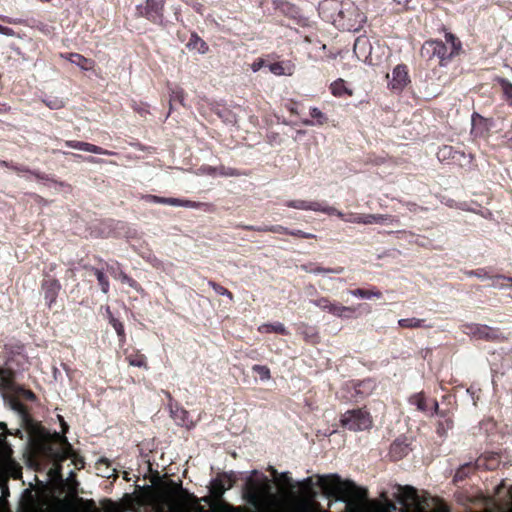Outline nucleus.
<instances>
[{
	"mask_svg": "<svg viewBox=\"0 0 512 512\" xmlns=\"http://www.w3.org/2000/svg\"><path fill=\"white\" fill-rule=\"evenodd\" d=\"M6 353L5 365L3 368L15 370L14 367L20 368L28 361L25 353V345L20 341H12L4 345Z\"/></svg>",
	"mask_w": 512,
	"mask_h": 512,
	"instance_id": "20e7f679",
	"label": "nucleus"
},
{
	"mask_svg": "<svg viewBox=\"0 0 512 512\" xmlns=\"http://www.w3.org/2000/svg\"><path fill=\"white\" fill-rule=\"evenodd\" d=\"M330 91L335 97H351L353 95L352 89L346 86V82L342 78H338L330 84Z\"/></svg>",
	"mask_w": 512,
	"mask_h": 512,
	"instance_id": "412c9836",
	"label": "nucleus"
},
{
	"mask_svg": "<svg viewBox=\"0 0 512 512\" xmlns=\"http://www.w3.org/2000/svg\"><path fill=\"white\" fill-rule=\"evenodd\" d=\"M293 66L283 62H275L269 65V70L275 75H291Z\"/></svg>",
	"mask_w": 512,
	"mask_h": 512,
	"instance_id": "72a5a7b5",
	"label": "nucleus"
},
{
	"mask_svg": "<svg viewBox=\"0 0 512 512\" xmlns=\"http://www.w3.org/2000/svg\"><path fill=\"white\" fill-rule=\"evenodd\" d=\"M43 103L52 110H59L65 106V103L62 99L58 97H50L42 100Z\"/></svg>",
	"mask_w": 512,
	"mask_h": 512,
	"instance_id": "ea45409f",
	"label": "nucleus"
},
{
	"mask_svg": "<svg viewBox=\"0 0 512 512\" xmlns=\"http://www.w3.org/2000/svg\"><path fill=\"white\" fill-rule=\"evenodd\" d=\"M477 470H480L478 467H476V461L475 462H468L463 465H461L457 470L453 477V483L458 484L460 482H463L465 479H467L470 475L475 473Z\"/></svg>",
	"mask_w": 512,
	"mask_h": 512,
	"instance_id": "aec40b11",
	"label": "nucleus"
},
{
	"mask_svg": "<svg viewBox=\"0 0 512 512\" xmlns=\"http://www.w3.org/2000/svg\"><path fill=\"white\" fill-rule=\"evenodd\" d=\"M374 387L375 384L371 379H365L355 385V392L357 395L365 397L372 393Z\"/></svg>",
	"mask_w": 512,
	"mask_h": 512,
	"instance_id": "7c9ffc66",
	"label": "nucleus"
},
{
	"mask_svg": "<svg viewBox=\"0 0 512 512\" xmlns=\"http://www.w3.org/2000/svg\"><path fill=\"white\" fill-rule=\"evenodd\" d=\"M11 169L17 173H20V172L30 173L31 172V170L28 167H26L24 165H18L15 163L13 165H11Z\"/></svg>",
	"mask_w": 512,
	"mask_h": 512,
	"instance_id": "e2e57ef3",
	"label": "nucleus"
},
{
	"mask_svg": "<svg viewBox=\"0 0 512 512\" xmlns=\"http://www.w3.org/2000/svg\"><path fill=\"white\" fill-rule=\"evenodd\" d=\"M438 421L436 427V433L439 437H445L447 435L448 430L453 428V420L449 416V413H446L444 417Z\"/></svg>",
	"mask_w": 512,
	"mask_h": 512,
	"instance_id": "c756f323",
	"label": "nucleus"
},
{
	"mask_svg": "<svg viewBox=\"0 0 512 512\" xmlns=\"http://www.w3.org/2000/svg\"><path fill=\"white\" fill-rule=\"evenodd\" d=\"M61 56L85 71L92 69L94 66L92 59L86 58L79 53H67L61 54Z\"/></svg>",
	"mask_w": 512,
	"mask_h": 512,
	"instance_id": "6ab92c4d",
	"label": "nucleus"
},
{
	"mask_svg": "<svg viewBox=\"0 0 512 512\" xmlns=\"http://www.w3.org/2000/svg\"><path fill=\"white\" fill-rule=\"evenodd\" d=\"M3 397L6 401H8L10 408L16 411L23 418V420L30 421L28 408L25 404H23L20 401L17 395L13 393L4 392Z\"/></svg>",
	"mask_w": 512,
	"mask_h": 512,
	"instance_id": "2eb2a0df",
	"label": "nucleus"
},
{
	"mask_svg": "<svg viewBox=\"0 0 512 512\" xmlns=\"http://www.w3.org/2000/svg\"><path fill=\"white\" fill-rule=\"evenodd\" d=\"M494 84L499 87L501 99L512 107V82L504 77L497 76L494 78Z\"/></svg>",
	"mask_w": 512,
	"mask_h": 512,
	"instance_id": "f3484780",
	"label": "nucleus"
},
{
	"mask_svg": "<svg viewBox=\"0 0 512 512\" xmlns=\"http://www.w3.org/2000/svg\"><path fill=\"white\" fill-rule=\"evenodd\" d=\"M412 451L411 441L405 436L396 438L389 449V457L392 461H399Z\"/></svg>",
	"mask_w": 512,
	"mask_h": 512,
	"instance_id": "9d476101",
	"label": "nucleus"
},
{
	"mask_svg": "<svg viewBox=\"0 0 512 512\" xmlns=\"http://www.w3.org/2000/svg\"><path fill=\"white\" fill-rule=\"evenodd\" d=\"M263 65H264V60L258 59L252 63L251 68L254 72H257L258 70H260L263 67Z\"/></svg>",
	"mask_w": 512,
	"mask_h": 512,
	"instance_id": "69168bd1",
	"label": "nucleus"
},
{
	"mask_svg": "<svg viewBox=\"0 0 512 512\" xmlns=\"http://www.w3.org/2000/svg\"><path fill=\"white\" fill-rule=\"evenodd\" d=\"M43 275L44 278L41 281V291L43 293L46 306L51 309L56 303L62 286L58 279L48 275L46 271H44Z\"/></svg>",
	"mask_w": 512,
	"mask_h": 512,
	"instance_id": "423d86ee",
	"label": "nucleus"
},
{
	"mask_svg": "<svg viewBox=\"0 0 512 512\" xmlns=\"http://www.w3.org/2000/svg\"><path fill=\"white\" fill-rule=\"evenodd\" d=\"M410 82L408 68L405 64L397 65L392 71L389 85L393 90L402 91Z\"/></svg>",
	"mask_w": 512,
	"mask_h": 512,
	"instance_id": "f8f14e48",
	"label": "nucleus"
},
{
	"mask_svg": "<svg viewBox=\"0 0 512 512\" xmlns=\"http://www.w3.org/2000/svg\"><path fill=\"white\" fill-rule=\"evenodd\" d=\"M338 17L340 18L339 21H346L340 25L347 30H357L366 19L365 15L353 3L342 4Z\"/></svg>",
	"mask_w": 512,
	"mask_h": 512,
	"instance_id": "39448f33",
	"label": "nucleus"
},
{
	"mask_svg": "<svg viewBox=\"0 0 512 512\" xmlns=\"http://www.w3.org/2000/svg\"><path fill=\"white\" fill-rule=\"evenodd\" d=\"M323 493L337 501L346 503L344 512H365L360 504L367 497V490L357 486L351 480H343L338 474L319 478Z\"/></svg>",
	"mask_w": 512,
	"mask_h": 512,
	"instance_id": "f257e3e1",
	"label": "nucleus"
},
{
	"mask_svg": "<svg viewBox=\"0 0 512 512\" xmlns=\"http://www.w3.org/2000/svg\"><path fill=\"white\" fill-rule=\"evenodd\" d=\"M203 171L210 175V176H215V175H218V167H213V166H203Z\"/></svg>",
	"mask_w": 512,
	"mask_h": 512,
	"instance_id": "0e129e2a",
	"label": "nucleus"
},
{
	"mask_svg": "<svg viewBox=\"0 0 512 512\" xmlns=\"http://www.w3.org/2000/svg\"><path fill=\"white\" fill-rule=\"evenodd\" d=\"M344 268L341 266L335 267V268H324L321 266H315L312 270H307L309 273L313 274H320V273H334V274H341L343 273Z\"/></svg>",
	"mask_w": 512,
	"mask_h": 512,
	"instance_id": "37998d69",
	"label": "nucleus"
},
{
	"mask_svg": "<svg viewBox=\"0 0 512 512\" xmlns=\"http://www.w3.org/2000/svg\"><path fill=\"white\" fill-rule=\"evenodd\" d=\"M466 275H468L470 277L474 276V277L481 278V279L491 277V275H489L486 268H479L476 270L467 271Z\"/></svg>",
	"mask_w": 512,
	"mask_h": 512,
	"instance_id": "603ef678",
	"label": "nucleus"
},
{
	"mask_svg": "<svg viewBox=\"0 0 512 512\" xmlns=\"http://www.w3.org/2000/svg\"><path fill=\"white\" fill-rule=\"evenodd\" d=\"M279 481L289 487L290 489H293L295 487V484L293 483L292 478L289 476L288 472L281 473L279 475Z\"/></svg>",
	"mask_w": 512,
	"mask_h": 512,
	"instance_id": "5fc2aeb1",
	"label": "nucleus"
},
{
	"mask_svg": "<svg viewBox=\"0 0 512 512\" xmlns=\"http://www.w3.org/2000/svg\"><path fill=\"white\" fill-rule=\"evenodd\" d=\"M374 217H375V220H374L375 224H388V223L392 224V223L399 222V220L395 216L388 215V214H374Z\"/></svg>",
	"mask_w": 512,
	"mask_h": 512,
	"instance_id": "c03bdc74",
	"label": "nucleus"
},
{
	"mask_svg": "<svg viewBox=\"0 0 512 512\" xmlns=\"http://www.w3.org/2000/svg\"><path fill=\"white\" fill-rule=\"evenodd\" d=\"M144 198L148 202L167 204V205H171V206H182V207L196 208V209L202 208L204 206H208V204H206V203L195 202V201H191V200H182V199L172 198V197H160V196H156V195H146Z\"/></svg>",
	"mask_w": 512,
	"mask_h": 512,
	"instance_id": "1a4fd4ad",
	"label": "nucleus"
},
{
	"mask_svg": "<svg viewBox=\"0 0 512 512\" xmlns=\"http://www.w3.org/2000/svg\"><path fill=\"white\" fill-rule=\"evenodd\" d=\"M398 325L401 327V328H410V329H415V328H432V325H426L425 324V319H418V318H403V319H400L398 320Z\"/></svg>",
	"mask_w": 512,
	"mask_h": 512,
	"instance_id": "cd10ccee",
	"label": "nucleus"
},
{
	"mask_svg": "<svg viewBox=\"0 0 512 512\" xmlns=\"http://www.w3.org/2000/svg\"><path fill=\"white\" fill-rule=\"evenodd\" d=\"M433 411L440 417H444L447 412L439 410V404L436 400L433 401Z\"/></svg>",
	"mask_w": 512,
	"mask_h": 512,
	"instance_id": "774afa93",
	"label": "nucleus"
},
{
	"mask_svg": "<svg viewBox=\"0 0 512 512\" xmlns=\"http://www.w3.org/2000/svg\"><path fill=\"white\" fill-rule=\"evenodd\" d=\"M94 275L97 278V281L101 288V291L104 294H108V292L110 290V283H109L108 277L104 273V267L99 268L98 270H94Z\"/></svg>",
	"mask_w": 512,
	"mask_h": 512,
	"instance_id": "473e14b6",
	"label": "nucleus"
},
{
	"mask_svg": "<svg viewBox=\"0 0 512 512\" xmlns=\"http://www.w3.org/2000/svg\"><path fill=\"white\" fill-rule=\"evenodd\" d=\"M284 205L286 207L298 210H311L315 212H323L328 215H332L336 212V209L334 207L327 206L325 203L318 201L290 200L286 201Z\"/></svg>",
	"mask_w": 512,
	"mask_h": 512,
	"instance_id": "6e6552de",
	"label": "nucleus"
},
{
	"mask_svg": "<svg viewBox=\"0 0 512 512\" xmlns=\"http://www.w3.org/2000/svg\"><path fill=\"white\" fill-rule=\"evenodd\" d=\"M30 174H32L35 178H37L39 180L52 181L53 183L59 185L60 187H69L70 188L69 184L62 182V181H57V180L51 179L48 176V174H46V173L31 170Z\"/></svg>",
	"mask_w": 512,
	"mask_h": 512,
	"instance_id": "a18cd8bd",
	"label": "nucleus"
},
{
	"mask_svg": "<svg viewBox=\"0 0 512 512\" xmlns=\"http://www.w3.org/2000/svg\"><path fill=\"white\" fill-rule=\"evenodd\" d=\"M310 116L315 120H309V119H306V120H303V124L304 125H307V126H311V125H314V124H317V125H324L328 122V117L326 116V114H324L320 109H318L317 107H312L310 108Z\"/></svg>",
	"mask_w": 512,
	"mask_h": 512,
	"instance_id": "a878e982",
	"label": "nucleus"
},
{
	"mask_svg": "<svg viewBox=\"0 0 512 512\" xmlns=\"http://www.w3.org/2000/svg\"><path fill=\"white\" fill-rule=\"evenodd\" d=\"M277 8H279L282 12L288 14L290 11H293L294 10V6L291 5L290 3L288 2H280L279 5H277Z\"/></svg>",
	"mask_w": 512,
	"mask_h": 512,
	"instance_id": "13d9d810",
	"label": "nucleus"
},
{
	"mask_svg": "<svg viewBox=\"0 0 512 512\" xmlns=\"http://www.w3.org/2000/svg\"><path fill=\"white\" fill-rule=\"evenodd\" d=\"M349 293L355 297H359V298H363V299H370L372 297H376V298L382 297V293L378 289L367 290V289L357 288V289L349 290Z\"/></svg>",
	"mask_w": 512,
	"mask_h": 512,
	"instance_id": "2f4dec72",
	"label": "nucleus"
},
{
	"mask_svg": "<svg viewBox=\"0 0 512 512\" xmlns=\"http://www.w3.org/2000/svg\"><path fill=\"white\" fill-rule=\"evenodd\" d=\"M452 152L453 148L451 146H443L438 152V158L445 159L446 157H450Z\"/></svg>",
	"mask_w": 512,
	"mask_h": 512,
	"instance_id": "4d7b16f0",
	"label": "nucleus"
},
{
	"mask_svg": "<svg viewBox=\"0 0 512 512\" xmlns=\"http://www.w3.org/2000/svg\"><path fill=\"white\" fill-rule=\"evenodd\" d=\"M313 303L320 309L327 311L330 314H333V307H336L338 304L337 302H331L328 297H320L319 299L313 301Z\"/></svg>",
	"mask_w": 512,
	"mask_h": 512,
	"instance_id": "4c0bfd02",
	"label": "nucleus"
},
{
	"mask_svg": "<svg viewBox=\"0 0 512 512\" xmlns=\"http://www.w3.org/2000/svg\"><path fill=\"white\" fill-rule=\"evenodd\" d=\"M228 490L221 475L211 482L210 493L215 499H221L225 491Z\"/></svg>",
	"mask_w": 512,
	"mask_h": 512,
	"instance_id": "bb28decb",
	"label": "nucleus"
},
{
	"mask_svg": "<svg viewBox=\"0 0 512 512\" xmlns=\"http://www.w3.org/2000/svg\"><path fill=\"white\" fill-rule=\"evenodd\" d=\"M269 230L271 233L286 234L289 235V229L282 225H270Z\"/></svg>",
	"mask_w": 512,
	"mask_h": 512,
	"instance_id": "6e6d98bb",
	"label": "nucleus"
},
{
	"mask_svg": "<svg viewBox=\"0 0 512 512\" xmlns=\"http://www.w3.org/2000/svg\"><path fill=\"white\" fill-rule=\"evenodd\" d=\"M334 214H337L338 217L342 218L346 222L363 224V214L350 213L348 217H345V215L342 212H339L337 210Z\"/></svg>",
	"mask_w": 512,
	"mask_h": 512,
	"instance_id": "a19ab883",
	"label": "nucleus"
},
{
	"mask_svg": "<svg viewBox=\"0 0 512 512\" xmlns=\"http://www.w3.org/2000/svg\"><path fill=\"white\" fill-rule=\"evenodd\" d=\"M208 285L218 294L222 296L228 297L230 300H233V293L229 291L227 288L223 287L222 285L216 283L213 280L208 281Z\"/></svg>",
	"mask_w": 512,
	"mask_h": 512,
	"instance_id": "58836bf2",
	"label": "nucleus"
},
{
	"mask_svg": "<svg viewBox=\"0 0 512 512\" xmlns=\"http://www.w3.org/2000/svg\"><path fill=\"white\" fill-rule=\"evenodd\" d=\"M446 43L440 40H427L421 47V56L427 60L437 58L441 66L447 65L462 50V43L454 34H445Z\"/></svg>",
	"mask_w": 512,
	"mask_h": 512,
	"instance_id": "f03ea898",
	"label": "nucleus"
},
{
	"mask_svg": "<svg viewBox=\"0 0 512 512\" xmlns=\"http://www.w3.org/2000/svg\"><path fill=\"white\" fill-rule=\"evenodd\" d=\"M166 0H146L145 6H137L138 13L155 24L163 21L164 5Z\"/></svg>",
	"mask_w": 512,
	"mask_h": 512,
	"instance_id": "0eeeda50",
	"label": "nucleus"
},
{
	"mask_svg": "<svg viewBox=\"0 0 512 512\" xmlns=\"http://www.w3.org/2000/svg\"><path fill=\"white\" fill-rule=\"evenodd\" d=\"M374 214H363V224H374Z\"/></svg>",
	"mask_w": 512,
	"mask_h": 512,
	"instance_id": "338daca9",
	"label": "nucleus"
},
{
	"mask_svg": "<svg viewBox=\"0 0 512 512\" xmlns=\"http://www.w3.org/2000/svg\"><path fill=\"white\" fill-rule=\"evenodd\" d=\"M405 206L407 207V209L410 212H417V211H424V210H426L425 208L419 206L418 204H416L414 202H406Z\"/></svg>",
	"mask_w": 512,
	"mask_h": 512,
	"instance_id": "680f3d73",
	"label": "nucleus"
},
{
	"mask_svg": "<svg viewBox=\"0 0 512 512\" xmlns=\"http://www.w3.org/2000/svg\"><path fill=\"white\" fill-rule=\"evenodd\" d=\"M468 333L477 339L487 341L495 340L498 337V330L484 324H469L466 326Z\"/></svg>",
	"mask_w": 512,
	"mask_h": 512,
	"instance_id": "ddd939ff",
	"label": "nucleus"
},
{
	"mask_svg": "<svg viewBox=\"0 0 512 512\" xmlns=\"http://www.w3.org/2000/svg\"><path fill=\"white\" fill-rule=\"evenodd\" d=\"M500 463V455L498 453H485L476 459V467L484 470H494Z\"/></svg>",
	"mask_w": 512,
	"mask_h": 512,
	"instance_id": "dca6fc26",
	"label": "nucleus"
},
{
	"mask_svg": "<svg viewBox=\"0 0 512 512\" xmlns=\"http://www.w3.org/2000/svg\"><path fill=\"white\" fill-rule=\"evenodd\" d=\"M410 405L416 406L417 410L426 412L428 410L427 398L424 392H418L411 395L408 399Z\"/></svg>",
	"mask_w": 512,
	"mask_h": 512,
	"instance_id": "c85d7f7f",
	"label": "nucleus"
},
{
	"mask_svg": "<svg viewBox=\"0 0 512 512\" xmlns=\"http://www.w3.org/2000/svg\"><path fill=\"white\" fill-rule=\"evenodd\" d=\"M298 485L304 489V490H311L313 488V481H312V478L308 477L306 478L304 481L298 483Z\"/></svg>",
	"mask_w": 512,
	"mask_h": 512,
	"instance_id": "052dcab7",
	"label": "nucleus"
},
{
	"mask_svg": "<svg viewBox=\"0 0 512 512\" xmlns=\"http://www.w3.org/2000/svg\"><path fill=\"white\" fill-rule=\"evenodd\" d=\"M125 359L131 366L148 369L146 356L137 349H132L131 351L126 350Z\"/></svg>",
	"mask_w": 512,
	"mask_h": 512,
	"instance_id": "a211bd4d",
	"label": "nucleus"
},
{
	"mask_svg": "<svg viewBox=\"0 0 512 512\" xmlns=\"http://www.w3.org/2000/svg\"><path fill=\"white\" fill-rule=\"evenodd\" d=\"M258 331L260 333H278L280 335L289 334L287 328L280 322L262 324L258 327Z\"/></svg>",
	"mask_w": 512,
	"mask_h": 512,
	"instance_id": "b1692460",
	"label": "nucleus"
},
{
	"mask_svg": "<svg viewBox=\"0 0 512 512\" xmlns=\"http://www.w3.org/2000/svg\"><path fill=\"white\" fill-rule=\"evenodd\" d=\"M289 235L298 237V238H303V239H315L317 237L315 234L304 232L299 229H296V230L289 229Z\"/></svg>",
	"mask_w": 512,
	"mask_h": 512,
	"instance_id": "864d4df0",
	"label": "nucleus"
},
{
	"mask_svg": "<svg viewBox=\"0 0 512 512\" xmlns=\"http://www.w3.org/2000/svg\"><path fill=\"white\" fill-rule=\"evenodd\" d=\"M40 432H41L40 433L41 437L39 439H36V441L34 443V447H35V450L37 451V453L45 455V454L49 453V451L51 450L50 443L44 437L43 431H40Z\"/></svg>",
	"mask_w": 512,
	"mask_h": 512,
	"instance_id": "c9c22d12",
	"label": "nucleus"
},
{
	"mask_svg": "<svg viewBox=\"0 0 512 512\" xmlns=\"http://www.w3.org/2000/svg\"><path fill=\"white\" fill-rule=\"evenodd\" d=\"M270 225L263 226H254V225H246V224H237L235 227L238 229L246 230V231H256V232H270Z\"/></svg>",
	"mask_w": 512,
	"mask_h": 512,
	"instance_id": "09e8293b",
	"label": "nucleus"
},
{
	"mask_svg": "<svg viewBox=\"0 0 512 512\" xmlns=\"http://www.w3.org/2000/svg\"><path fill=\"white\" fill-rule=\"evenodd\" d=\"M490 278L493 279V283H492L493 287L500 288V289L505 288L506 285L501 281L510 282L511 287H512V277L505 276V275H495V276H491Z\"/></svg>",
	"mask_w": 512,
	"mask_h": 512,
	"instance_id": "49530a36",
	"label": "nucleus"
},
{
	"mask_svg": "<svg viewBox=\"0 0 512 512\" xmlns=\"http://www.w3.org/2000/svg\"><path fill=\"white\" fill-rule=\"evenodd\" d=\"M65 145L69 148L82 150V151H86V152H90V153H94V154L109 155V156L116 155V153L113 151L106 150L100 146H97V145H94V144H91L88 142H83V141L67 140V141H65Z\"/></svg>",
	"mask_w": 512,
	"mask_h": 512,
	"instance_id": "4468645a",
	"label": "nucleus"
},
{
	"mask_svg": "<svg viewBox=\"0 0 512 512\" xmlns=\"http://www.w3.org/2000/svg\"><path fill=\"white\" fill-rule=\"evenodd\" d=\"M185 91L182 88H175L172 90L170 95V102H179L184 105Z\"/></svg>",
	"mask_w": 512,
	"mask_h": 512,
	"instance_id": "de8ad7c7",
	"label": "nucleus"
},
{
	"mask_svg": "<svg viewBox=\"0 0 512 512\" xmlns=\"http://www.w3.org/2000/svg\"><path fill=\"white\" fill-rule=\"evenodd\" d=\"M340 424L350 431H367L373 426V418L366 408H356L342 414Z\"/></svg>",
	"mask_w": 512,
	"mask_h": 512,
	"instance_id": "7ed1b4c3",
	"label": "nucleus"
},
{
	"mask_svg": "<svg viewBox=\"0 0 512 512\" xmlns=\"http://www.w3.org/2000/svg\"><path fill=\"white\" fill-rule=\"evenodd\" d=\"M189 49H195L201 54H205L209 50L208 44L198 36L197 33H192L187 43Z\"/></svg>",
	"mask_w": 512,
	"mask_h": 512,
	"instance_id": "393cba45",
	"label": "nucleus"
},
{
	"mask_svg": "<svg viewBox=\"0 0 512 512\" xmlns=\"http://www.w3.org/2000/svg\"><path fill=\"white\" fill-rule=\"evenodd\" d=\"M95 259L99 262V263H103L105 266H106V270L115 278H117V274H116V269L113 267V266H110L108 265L107 262H105L102 258L100 257H95Z\"/></svg>",
	"mask_w": 512,
	"mask_h": 512,
	"instance_id": "bf43d9fd",
	"label": "nucleus"
},
{
	"mask_svg": "<svg viewBox=\"0 0 512 512\" xmlns=\"http://www.w3.org/2000/svg\"><path fill=\"white\" fill-rule=\"evenodd\" d=\"M253 372L257 373L261 380H269L271 378L270 369L265 365L255 364L252 367Z\"/></svg>",
	"mask_w": 512,
	"mask_h": 512,
	"instance_id": "79ce46f5",
	"label": "nucleus"
},
{
	"mask_svg": "<svg viewBox=\"0 0 512 512\" xmlns=\"http://www.w3.org/2000/svg\"><path fill=\"white\" fill-rule=\"evenodd\" d=\"M122 283L128 284L132 288H136L138 283L136 280L131 278L129 275H127L125 272L120 271L117 277Z\"/></svg>",
	"mask_w": 512,
	"mask_h": 512,
	"instance_id": "3c124183",
	"label": "nucleus"
},
{
	"mask_svg": "<svg viewBox=\"0 0 512 512\" xmlns=\"http://www.w3.org/2000/svg\"><path fill=\"white\" fill-rule=\"evenodd\" d=\"M220 475L228 489H231L236 483L237 478L233 471L223 472Z\"/></svg>",
	"mask_w": 512,
	"mask_h": 512,
	"instance_id": "8fccbe9b",
	"label": "nucleus"
},
{
	"mask_svg": "<svg viewBox=\"0 0 512 512\" xmlns=\"http://www.w3.org/2000/svg\"><path fill=\"white\" fill-rule=\"evenodd\" d=\"M371 50L372 46L367 36H359L356 38L354 42L353 51L359 60L364 61L368 64H372L373 59L371 55Z\"/></svg>",
	"mask_w": 512,
	"mask_h": 512,
	"instance_id": "9b49d317",
	"label": "nucleus"
},
{
	"mask_svg": "<svg viewBox=\"0 0 512 512\" xmlns=\"http://www.w3.org/2000/svg\"><path fill=\"white\" fill-rule=\"evenodd\" d=\"M298 333L308 343L316 344L319 342V334L312 326L301 323L298 327Z\"/></svg>",
	"mask_w": 512,
	"mask_h": 512,
	"instance_id": "4be33fe9",
	"label": "nucleus"
},
{
	"mask_svg": "<svg viewBox=\"0 0 512 512\" xmlns=\"http://www.w3.org/2000/svg\"><path fill=\"white\" fill-rule=\"evenodd\" d=\"M218 175L224 176V177H238V176H247L248 173L240 171L236 168L220 165L218 167Z\"/></svg>",
	"mask_w": 512,
	"mask_h": 512,
	"instance_id": "e433bc0d",
	"label": "nucleus"
},
{
	"mask_svg": "<svg viewBox=\"0 0 512 512\" xmlns=\"http://www.w3.org/2000/svg\"><path fill=\"white\" fill-rule=\"evenodd\" d=\"M358 307H362V304H358V306H344L340 303L336 305V307H333V314L336 317L342 318V319H349L352 318L357 310Z\"/></svg>",
	"mask_w": 512,
	"mask_h": 512,
	"instance_id": "5701e85b",
	"label": "nucleus"
},
{
	"mask_svg": "<svg viewBox=\"0 0 512 512\" xmlns=\"http://www.w3.org/2000/svg\"><path fill=\"white\" fill-rule=\"evenodd\" d=\"M109 322L112 325V327L115 329V331L119 337V342L121 344H123L126 341V334H125V329H124L123 323L121 321H119L118 319H116L111 314H110Z\"/></svg>",
	"mask_w": 512,
	"mask_h": 512,
	"instance_id": "f704fd0d",
	"label": "nucleus"
}]
</instances>
